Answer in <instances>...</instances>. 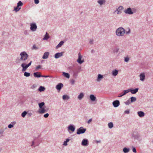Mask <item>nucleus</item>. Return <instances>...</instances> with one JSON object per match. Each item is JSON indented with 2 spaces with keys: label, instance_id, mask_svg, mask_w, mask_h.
Listing matches in <instances>:
<instances>
[{
  "label": "nucleus",
  "instance_id": "nucleus-12",
  "mask_svg": "<svg viewBox=\"0 0 153 153\" xmlns=\"http://www.w3.org/2000/svg\"><path fill=\"white\" fill-rule=\"evenodd\" d=\"M140 77L141 81H143L145 79V75L144 73H142L140 75Z\"/></svg>",
  "mask_w": 153,
  "mask_h": 153
},
{
  "label": "nucleus",
  "instance_id": "nucleus-3",
  "mask_svg": "<svg viewBox=\"0 0 153 153\" xmlns=\"http://www.w3.org/2000/svg\"><path fill=\"white\" fill-rule=\"evenodd\" d=\"M21 57L20 59L21 61H25L27 59L28 55L25 52H21L20 54Z\"/></svg>",
  "mask_w": 153,
  "mask_h": 153
},
{
  "label": "nucleus",
  "instance_id": "nucleus-56",
  "mask_svg": "<svg viewBox=\"0 0 153 153\" xmlns=\"http://www.w3.org/2000/svg\"><path fill=\"white\" fill-rule=\"evenodd\" d=\"M49 77V76H45V77Z\"/></svg>",
  "mask_w": 153,
  "mask_h": 153
},
{
  "label": "nucleus",
  "instance_id": "nucleus-51",
  "mask_svg": "<svg viewBox=\"0 0 153 153\" xmlns=\"http://www.w3.org/2000/svg\"><path fill=\"white\" fill-rule=\"evenodd\" d=\"M118 51V49H116L114 50V52H117Z\"/></svg>",
  "mask_w": 153,
  "mask_h": 153
},
{
  "label": "nucleus",
  "instance_id": "nucleus-39",
  "mask_svg": "<svg viewBox=\"0 0 153 153\" xmlns=\"http://www.w3.org/2000/svg\"><path fill=\"white\" fill-rule=\"evenodd\" d=\"M23 5V4L22 2L19 1L17 3V5L18 7H19L20 6H22Z\"/></svg>",
  "mask_w": 153,
  "mask_h": 153
},
{
  "label": "nucleus",
  "instance_id": "nucleus-54",
  "mask_svg": "<svg viewBox=\"0 0 153 153\" xmlns=\"http://www.w3.org/2000/svg\"><path fill=\"white\" fill-rule=\"evenodd\" d=\"M41 77H45V76H44V75H41Z\"/></svg>",
  "mask_w": 153,
  "mask_h": 153
},
{
  "label": "nucleus",
  "instance_id": "nucleus-29",
  "mask_svg": "<svg viewBox=\"0 0 153 153\" xmlns=\"http://www.w3.org/2000/svg\"><path fill=\"white\" fill-rule=\"evenodd\" d=\"M63 99L64 100H68L69 99V97L66 95H64L62 96Z\"/></svg>",
  "mask_w": 153,
  "mask_h": 153
},
{
  "label": "nucleus",
  "instance_id": "nucleus-8",
  "mask_svg": "<svg viewBox=\"0 0 153 153\" xmlns=\"http://www.w3.org/2000/svg\"><path fill=\"white\" fill-rule=\"evenodd\" d=\"M129 92V91H128V89L124 90L120 94H119V95L118 96L119 97H121L126 95V94L128 93Z\"/></svg>",
  "mask_w": 153,
  "mask_h": 153
},
{
  "label": "nucleus",
  "instance_id": "nucleus-35",
  "mask_svg": "<svg viewBox=\"0 0 153 153\" xmlns=\"http://www.w3.org/2000/svg\"><path fill=\"white\" fill-rule=\"evenodd\" d=\"M24 75L26 77H28L30 76V74L27 72H25L24 74Z\"/></svg>",
  "mask_w": 153,
  "mask_h": 153
},
{
  "label": "nucleus",
  "instance_id": "nucleus-4",
  "mask_svg": "<svg viewBox=\"0 0 153 153\" xmlns=\"http://www.w3.org/2000/svg\"><path fill=\"white\" fill-rule=\"evenodd\" d=\"M86 131L85 128H83L82 127H80L77 130V134H81L84 133Z\"/></svg>",
  "mask_w": 153,
  "mask_h": 153
},
{
  "label": "nucleus",
  "instance_id": "nucleus-37",
  "mask_svg": "<svg viewBox=\"0 0 153 153\" xmlns=\"http://www.w3.org/2000/svg\"><path fill=\"white\" fill-rule=\"evenodd\" d=\"M131 103V102L129 100H128L126 101L125 102V103L127 105H128Z\"/></svg>",
  "mask_w": 153,
  "mask_h": 153
},
{
  "label": "nucleus",
  "instance_id": "nucleus-57",
  "mask_svg": "<svg viewBox=\"0 0 153 153\" xmlns=\"http://www.w3.org/2000/svg\"><path fill=\"white\" fill-rule=\"evenodd\" d=\"M33 144L32 145H33Z\"/></svg>",
  "mask_w": 153,
  "mask_h": 153
},
{
  "label": "nucleus",
  "instance_id": "nucleus-53",
  "mask_svg": "<svg viewBox=\"0 0 153 153\" xmlns=\"http://www.w3.org/2000/svg\"><path fill=\"white\" fill-rule=\"evenodd\" d=\"M69 141V139H66L65 141L67 143V142H68Z\"/></svg>",
  "mask_w": 153,
  "mask_h": 153
},
{
  "label": "nucleus",
  "instance_id": "nucleus-5",
  "mask_svg": "<svg viewBox=\"0 0 153 153\" xmlns=\"http://www.w3.org/2000/svg\"><path fill=\"white\" fill-rule=\"evenodd\" d=\"M30 29L33 31H34L36 30L37 27L35 23H31L30 24Z\"/></svg>",
  "mask_w": 153,
  "mask_h": 153
},
{
  "label": "nucleus",
  "instance_id": "nucleus-33",
  "mask_svg": "<svg viewBox=\"0 0 153 153\" xmlns=\"http://www.w3.org/2000/svg\"><path fill=\"white\" fill-rule=\"evenodd\" d=\"M45 89V88L44 87H43L42 86H41L40 87L39 89V90L40 91H43Z\"/></svg>",
  "mask_w": 153,
  "mask_h": 153
},
{
  "label": "nucleus",
  "instance_id": "nucleus-24",
  "mask_svg": "<svg viewBox=\"0 0 153 153\" xmlns=\"http://www.w3.org/2000/svg\"><path fill=\"white\" fill-rule=\"evenodd\" d=\"M63 75L64 76L67 78H69L70 77V75L68 73L63 72Z\"/></svg>",
  "mask_w": 153,
  "mask_h": 153
},
{
  "label": "nucleus",
  "instance_id": "nucleus-30",
  "mask_svg": "<svg viewBox=\"0 0 153 153\" xmlns=\"http://www.w3.org/2000/svg\"><path fill=\"white\" fill-rule=\"evenodd\" d=\"M131 102H134L136 100V97H131L130 98Z\"/></svg>",
  "mask_w": 153,
  "mask_h": 153
},
{
  "label": "nucleus",
  "instance_id": "nucleus-41",
  "mask_svg": "<svg viewBox=\"0 0 153 153\" xmlns=\"http://www.w3.org/2000/svg\"><path fill=\"white\" fill-rule=\"evenodd\" d=\"M129 60V58L128 57H126L125 58V61L126 62H128Z\"/></svg>",
  "mask_w": 153,
  "mask_h": 153
},
{
  "label": "nucleus",
  "instance_id": "nucleus-21",
  "mask_svg": "<svg viewBox=\"0 0 153 153\" xmlns=\"http://www.w3.org/2000/svg\"><path fill=\"white\" fill-rule=\"evenodd\" d=\"M118 74V71L117 70H115L112 71V75L114 76H116Z\"/></svg>",
  "mask_w": 153,
  "mask_h": 153
},
{
  "label": "nucleus",
  "instance_id": "nucleus-19",
  "mask_svg": "<svg viewBox=\"0 0 153 153\" xmlns=\"http://www.w3.org/2000/svg\"><path fill=\"white\" fill-rule=\"evenodd\" d=\"M75 128L72 125H70L68 127V130L73 132L74 131Z\"/></svg>",
  "mask_w": 153,
  "mask_h": 153
},
{
  "label": "nucleus",
  "instance_id": "nucleus-31",
  "mask_svg": "<svg viewBox=\"0 0 153 153\" xmlns=\"http://www.w3.org/2000/svg\"><path fill=\"white\" fill-rule=\"evenodd\" d=\"M45 103L44 102H42L39 104V108H41L43 107V106L44 105Z\"/></svg>",
  "mask_w": 153,
  "mask_h": 153
},
{
  "label": "nucleus",
  "instance_id": "nucleus-17",
  "mask_svg": "<svg viewBox=\"0 0 153 153\" xmlns=\"http://www.w3.org/2000/svg\"><path fill=\"white\" fill-rule=\"evenodd\" d=\"M88 141L87 139H84L82 141V144L83 146H86L88 144Z\"/></svg>",
  "mask_w": 153,
  "mask_h": 153
},
{
  "label": "nucleus",
  "instance_id": "nucleus-22",
  "mask_svg": "<svg viewBox=\"0 0 153 153\" xmlns=\"http://www.w3.org/2000/svg\"><path fill=\"white\" fill-rule=\"evenodd\" d=\"M83 97V94L82 93H80L79 95L78 96V98L79 100H80Z\"/></svg>",
  "mask_w": 153,
  "mask_h": 153
},
{
  "label": "nucleus",
  "instance_id": "nucleus-6",
  "mask_svg": "<svg viewBox=\"0 0 153 153\" xmlns=\"http://www.w3.org/2000/svg\"><path fill=\"white\" fill-rule=\"evenodd\" d=\"M82 58V56L80 54V53L78 54V58L77 60V61L79 63L81 64L84 62L83 60H81V59Z\"/></svg>",
  "mask_w": 153,
  "mask_h": 153
},
{
  "label": "nucleus",
  "instance_id": "nucleus-52",
  "mask_svg": "<svg viewBox=\"0 0 153 153\" xmlns=\"http://www.w3.org/2000/svg\"><path fill=\"white\" fill-rule=\"evenodd\" d=\"M130 33V29H128V31H126V34H128V33Z\"/></svg>",
  "mask_w": 153,
  "mask_h": 153
},
{
  "label": "nucleus",
  "instance_id": "nucleus-11",
  "mask_svg": "<svg viewBox=\"0 0 153 153\" xmlns=\"http://www.w3.org/2000/svg\"><path fill=\"white\" fill-rule=\"evenodd\" d=\"M124 12L127 14H131L133 13V12L131 11V8H128L126 10L124 11Z\"/></svg>",
  "mask_w": 153,
  "mask_h": 153
},
{
  "label": "nucleus",
  "instance_id": "nucleus-2",
  "mask_svg": "<svg viewBox=\"0 0 153 153\" xmlns=\"http://www.w3.org/2000/svg\"><path fill=\"white\" fill-rule=\"evenodd\" d=\"M27 62V61H25V62H23L21 65V66L22 68V71H25L29 67L30 65H31V64L32 63V61H30V62L28 63V64H27L26 63Z\"/></svg>",
  "mask_w": 153,
  "mask_h": 153
},
{
  "label": "nucleus",
  "instance_id": "nucleus-10",
  "mask_svg": "<svg viewBox=\"0 0 153 153\" xmlns=\"http://www.w3.org/2000/svg\"><path fill=\"white\" fill-rule=\"evenodd\" d=\"M123 9V7L122 6H120L117 9L116 11H117V13L119 14L122 13V11Z\"/></svg>",
  "mask_w": 153,
  "mask_h": 153
},
{
  "label": "nucleus",
  "instance_id": "nucleus-26",
  "mask_svg": "<svg viewBox=\"0 0 153 153\" xmlns=\"http://www.w3.org/2000/svg\"><path fill=\"white\" fill-rule=\"evenodd\" d=\"M64 43V42L63 41H61L56 46V48H57L59 47H61Z\"/></svg>",
  "mask_w": 153,
  "mask_h": 153
},
{
  "label": "nucleus",
  "instance_id": "nucleus-44",
  "mask_svg": "<svg viewBox=\"0 0 153 153\" xmlns=\"http://www.w3.org/2000/svg\"><path fill=\"white\" fill-rule=\"evenodd\" d=\"M13 127V126L11 124L9 125L8 126V127L9 128H11Z\"/></svg>",
  "mask_w": 153,
  "mask_h": 153
},
{
  "label": "nucleus",
  "instance_id": "nucleus-47",
  "mask_svg": "<svg viewBox=\"0 0 153 153\" xmlns=\"http://www.w3.org/2000/svg\"><path fill=\"white\" fill-rule=\"evenodd\" d=\"M132 151H133V152H134V153H136V149H135V148H133V149H132Z\"/></svg>",
  "mask_w": 153,
  "mask_h": 153
},
{
  "label": "nucleus",
  "instance_id": "nucleus-43",
  "mask_svg": "<svg viewBox=\"0 0 153 153\" xmlns=\"http://www.w3.org/2000/svg\"><path fill=\"white\" fill-rule=\"evenodd\" d=\"M34 2L35 4H38L39 2V0H34Z\"/></svg>",
  "mask_w": 153,
  "mask_h": 153
},
{
  "label": "nucleus",
  "instance_id": "nucleus-28",
  "mask_svg": "<svg viewBox=\"0 0 153 153\" xmlns=\"http://www.w3.org/2000/svg\"><path fill=\"white\" fill-rule=\"evenodd\" d=\"M97 2L100 5H101L105 2V1L104 0H99L97 1Z\"/></svg>",
  "mask_w": 153,
  "mask_h": 153
},
{
  "label": "nucleus",
  "instance_id": "nucleus-20",
  "mask_svg": "<svg viewBox=\"0 0 153 153\" xmlns=\"http://www.w3.org/2000/svg\"><path fill=\"white\" fill-rule=\"evenodd\" d=\"M138 114L139 116L140 117H143L144 116V113L142 111H138Z\"/></svg>",
  "mask_w": 153,
  "mask_h": 153
},
{
  "label": "nucleus",
  "instance_id": "nucleus-27",
  "mask_svg": "<svg viewBox=\"0 0 153 153\" xmlns=\"http://www.w3.org/2000/svg\"><path fill=\"white\" fill-rule=\"evenodd\" d=\"M49 36H48V33L47 32H46V34L45 35V37L43 39V40H47L49 38Z\"/></svg>",
  "mask_w": 153,
  "mask_h": 153
},
{
  "label": "nucleus",
  "instance_id": "nucleus-23",
  "mask_svg": "<svg viewBox=\"0 0 153 153\" xmlns=\"http://www.w3.org/2000/svg\"><path fill=\"white\" fill-rule=\"evenodd\" d=\"M90 98L91 100L93 101H95L96 99V97L93 94L90 95Z\"/></svg>",
  "mask_w": 153,
  "mask_h": 153
},
{
  "label": "nucleus",
  "instance_id": "nucleus-1",
  "mask_svg": "<svg viewBox=\"0 0 153 153\" xmlns=\"http://www.w3.org/2000/svg\"><path fill=\"white\" fill-rule=\"evenodd\" d=\"M125 33V29L122 27H119L117 29L116 31V34L119 36H123Z\"/></svg>",
  "mask_w": 153,
  "mask_h": 153
},
{
  "label": "nucleus",
  "instance_id": "nucleus-40",
  "mask_svg": "<svg viewBox=\"0 0 153 153\" xmlns=\"http://www.w3.org/2000/svg\"><path fill=\"white\" fill-rule=\"evenodd\" d=\"M38 49V48L35 45H34L33 46V49L36 50Z\"/></svg>",
  "mask_w": 153,
  "mask_h": 153
},
{
  "label": "nucleus",
  "instance_id": "nucleus-36",
  "mask_svg": "<svg viewBox=\"0 0 153 153\" xmlns=\"http://www.w3.org/2000/svg\"><path fill=\"white\" fill-rule=\"evenodd\" d=\"M14 9L16 11H18L21 9V8L19 7H18V6L17 5L16 7H14Z\"/></svg>",
  "mask_w": 153,
  "mask_h": 153
},
{
  "label": "nucleus",
  "instance_id": "nucleus-14",
  "mask_svg": "<svg viewBox=\"0 0 153 153\" xmlns=\"http://www.w3.org/2000/svg\"><path fill=\"white\" fill-rule=\"evenodd\" d=\"M49 55V52H45L42 56V58L43 59H46L48 58Z\"/></svg>",
  "mask_w": 153,
  "mask_h": 153
},
{
  "label": "nucleus",
  "instance_id": "nucleus-25",
  "mask_svg": "<svg viewBox=\"0 0 153 153\" xmlns=\"http://www.w3.org/2000/svg\"><path fill=\"white\" fill-rule=\"evenodd\" d=\"M103 78V76L101 75L100 74H99L98 76V78L97 79V81H100L101 79Z\"/></svg>",
  "mask_w": 153,
  "mask_h": 153
},
{
  "label": "nucleus",
  "instance_id": "nucleus-49",
  "mask_svg": "<svg viewBox=\"0 0 153 153\" xmlns=\"http://www.w3.org/2000/svg\"><path fill=\"white\" fill-rule=\"evenodd\" d=\"M74 80H72L71 81V82L72 84H74Z\"/></svg>",
  "mask_w": 153,
  "mask_h": 153
},
{
  "label": "nucleus",
  "instance_id": "nucleus-13",
  "mask_svg": "<svg viewBox=\"0 0 153 153\" xmlns=\"http://www.w3.org/2000/svg\"><path fill=\"white\" fill-rule=\"evenodd\" d=\"M138 88H136L134 90H132L131 89H128V91H130L132 94H135L138 91Z\"/></svg>",
  "mask_w": 153,
  "mask_h": 153
},
{
  "label": "nucleus",
  "instance_id": "nucleus-9",
  "mask_svg": "<svg viewBox=\"0 0 153 153\" xmlns=\"http://www.w3.org/2000/svg\"><path fill=\"white\" fill-rule=\"evenodd\" d=\"M113 105L114 107H117L119 106L120 102L118 100L114 101L113 102Z\"/></svg>",
  "mask_w": 153,
  "mask_h": 153
},
{
  "label": "nucleus",
  "instance_id": "nucleus-34",
  "mask_svg": "<svg viewBox=\"0 0 153 153\" xmlns=\"http://www.w3.org/2000/svg\"><path fill=\"white\" fill-rule=\"evenodd\" d=\"M108 126V127L110 128H112L113 127V124L111 122L109 123Z\"/></svg>",
  "mask_w": 153,
  "mask_h": 153
},
{
  "label": "nucleus",
  "instance_id": "nucleus-45",
  "mask_svg": "<svg viewBox=\"0 0 153 153\" xmlns=\"http://www.w3.org/2000/svg\"><path fill=\"white\" fill-rule=\"evenodd\" d=\"M125 113L126 114H128L129 113V110H127L125 111Z\"/></svg>",
  "mask_w": 153,
  "mask_h": 153
},
{
  "label": "nucleus",
  "instance_id": "nucleus-46",
  "mask_svg": "<svg viewBox=\"0 0 153 153\" xmlns=\"http://www.w3.org/2000/svg\"><path fill=\"white\" fill-rule=\"evenodd\" d=\"M41 66L40 65L37 66L36 68V69L37 70L38 69L41 68Z\"/></svg>",
  "mask_w": 153,
  "mask_h": 153
},
{
  "label": "nucleus",
  "instance_id": "nucleus-16",
  "mask_svg": "<svg viewBox=\"0 0 153 153\" xmlns=\"http://www.w3.org/2000/svg\"><path fill=\"white\" fill-rule=\"evenodd\" d=\"M63 55V53L61 52V53H58L56 54H55V57L57 59L58 58L62 56Z\"/></svg>",
  "mask_w": 153,
  "mask_h": 153
},
{
  "label": "nucleus",
  "instance_id": "nucleus-42",
  "mask_svg": "<svg viewBox=\"0 0 153 153\" xmlns=\"http://www.w3.org/2000/svg\"><path fill=\"white\" fill-rule=\"evenodd\" d=\"M49 116V114L48 113H47L44 115V117L45 118H47Z\"/></svg>",
  "mask_w": 153,
  "mask_h": 153
},
{
  "label": "nucleus",
  "instance_id": "nucleus-38",
  "mask_svg": "<svg viewBox=\"0 0 153 153\" xmlns=\"http://www.w3.org/2000/svg\"><path fill=\"white\" fill-rule=\"evenodd\" d=\"M27 114V112L25 111H24V112H23L22 114V117H25Z\"/></svg>",
  "mask_w": 153,
  "mask_h": 153
},
{
  "label": "nucleus",
  "instance_id": "nucleus-48",
  "mask_svg": "<svg viewBox=\"0 0 153 153\" xmlns=\"http://www.w3.org/2000/svg\"><path fill=\"white\" fill-rule=\"evenodd\" d=\"M92 119H90L88 121V124H89L92 121Z\"/></svg>",
  "mask_w": 153,
  "mask_h": 153
},
{
  "label": "nucleus",
  "instance_id": "nucleus-32",
  "mask_svg": "<svg viewBox=\"0 0 153 153\" xmlns=\"http://www.w3.org/2000/svg\"><path fill=\"white\" fill-rule=\"evenodd\" d=\"M123 152L124 153H127L129 152V150L126 147L123 148Z\"/></svg>",
  "mask_w": 153,
  "mask_h": 153
},
{
  "label": "nucleus",
  "instance_id": "nucleus-15",
  "mask_svg": "<svg viewBox=\"0 0 153 153\" xmlns=\"http://www.w3.org/2000/svg\"><path fill=\"white\" fill-rule=\"evenodd\" d=\"M63 85L62 83H60L58 84L56 86V88L57 90H60L63 87Z\"/></svg>",
  "mask_w": 153,
  "mask_h": 153
},
{
  "label": "nucleus",
  "instance_id": "nucleus-50",
  "mask_svg": "<svg viewBox=\"0 0 153 153\" xmlns=\"http://www.w3.org/2000/svg\"><path fill=\"white\" fill-rule=\"evenodd\" d=\"M67 142H66L65 141L64 142L63 145L65 146H67Z\"/></svg>",
  "mask_w": 153,
  "mask_h": 153
},
{
  "label": "nucleus",
  "instance_id": "nucleus-55",
  "mask_svg": "<svg viewBox=\"0 0 153 153\" xmlns=\"http://www.w3.org/2000/svg\"><path fill=\"white\" fill-rule=\"evenodd\" d=\"M93 42V41H91L90 42V44H91L92 42Z\"/></svg>",
  "mask_w": 153,
  "mask_h": 153
},
{
  "label": "nucleus",
  "instance_id": "nucleus-7",
  "mask_svg": "<svg viewBox=\"0 0 153 153\" xmlns=\"http://www.w3.org/2000/svg\"><path fill=\"white\" fill-rule=\"evenodd\" d=\"M46 110L44 107L39 108L38 111L39 113L41 114L44 113L46 112Z\"/></svg>",
  "mask_w": 153,
  "mask_h": 153
},
{
  "label": "nucleus",
  "instance_id": "nucleus-18",
  "mask_svg": "<svg viewBox=\"0 0 153 153\" xmlns=\"http://www.w3.org/2000/svg\"><path fill=\"white\" fill-rule=\"evenodd\" d=\"M33 75L35 77H41V75H40V73L39 72H37L34 73L33 74Z\"/></svg>",
  "mask_w": 153,
  "mask_h": 153
}]
</instances>
